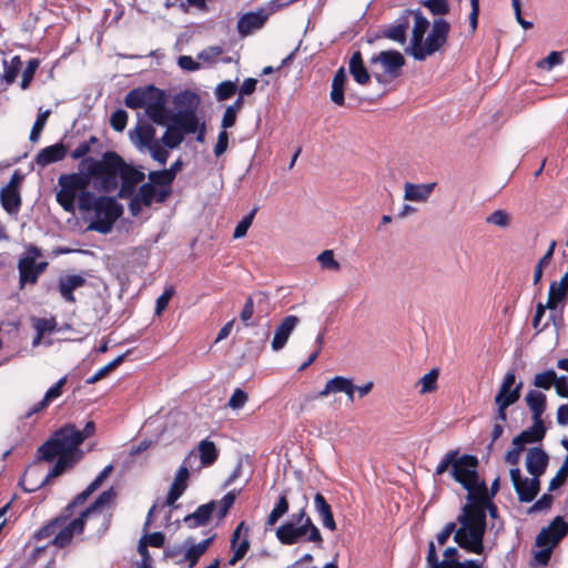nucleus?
Listing matches in <instances>:
<instances>
[{"label": "nucleus", "mask_w": 568, "mask_h": 568, "mask_svg": "<svg viewBox=\"0 0 568 568\" xmlns=\"http://www.w3.org/2000/svg\"><path fill=\"white\" fill-rule=\"evenodd\" d=\"M146 149L150 151V154L154 161L159 162L162 165L166 163L169 152L163 145L160 144L159 141H155Z\"/></svg>", "instance_id": "64"}, {"label": "nucleus", "mask_w": 568, "mask_h": 568, "mask_svg": "<svg viewBox=\"0 0 568 568\" xmlns=\"http://www.w3.org/2000/svg\"><path fill=\"white\" fill-rule=\"evenodd\" d=\"M68 153V148L63 143H55L45 146L39 151L36 156V163L42 168L62 161Z\"/></svg>", "instance_id": "28"}, {"label": "nucleus", "mask_w": 568, "mask_h": 568, "mask_svg": "<svg viewBox=\"0 0 568 568\" xmlns=\"http://www.w3.org/2000/svg\"><path fill=\"white\" fill-rule=\"evenodd\" d=\"M166 131L162 135V143L169 149L178 148L184 140V135L173 124H166Z\"/></svg>", "instance_id": "47"}, {"label": "nucleus", "mask_w": 568, "mask_h": 568, "mask_svg": "<svg viewBox=\"0 0 568 568\" xmlns=\"http://www.w3.org/2000/svg\"><path fill=\"white\" fill-rule=\"evenodd\" d=\"M429 29V21L420 12L414 13V26L412 30V38L409 48L406 50L412 57L419 48L422 41L425 39V33Z\"/></svg>", "instance_id": "29"}, {"label": "nucleus", "mask_w": 568, "mask_h": 568, "mask_svg": "<svg viewBox=\"0 0 568 568\" xmlns=\"http://www.w3.org/2000/svg\"><path fill=\"white\" fill-rule=\"evenodd\" d=\"M443 560H439L435 542H428L426 564L428 568H481V564L477 560L468 559L460 561V555L456 547H448L444 551Z\"/></svg>", "instance_id": "13"}, {"label": "nucleus", "mask_w": 568, "mask_h": 568, "mask_svg": "<svg viewBox=\"0 0 568 568\" xmlns=\"http://www.w3.org/2000/svg\"><path fill=\"white\" fill-rule=\"evenodd\" d=\"M277 540L285 546L295 545L300 541L313 542L318 548L323 547L324 539L320 529L315 526L312 518L305 523L294 525V521H286L275 531Z\"/></svg>", "instance_id": "8"}, {"label": "nucleus", "mask_w": 568, "mask_h": 568, "mask_svg": "<svg viewBox=\"0 0 568 568\" xmlns=\"http://www.w3.org/2000/svg\"><path fill=\"white\" fill-rule=\"evenodd\" d=\"M172 113L166 108V97L162 90L155 100L145 109L146 116L158 125H166L170 122Z\"/></svg>", "instance_id": "23"}, {"label": "nucleus", "mask_w": 568, "mask_h": 568, "mask_svg": "<svg viewBox=\"0 0 568 568\" xmlns=\"http://www.w3.org/2000/svg\"><path fill=\"white\" fill-rule=\"evenodd\" d=\"M459 527H456L454 541L464 550L470 554L481 555L484 552V536L486 532V514L468 501L458 515Z\"/></svg>", "instance_id": "2"}, {"label": "nucleus", "mask_w": 568, "mask_h": 568, "mask_svg": "<svg viewBox=\"0 0 568 568\" xmlns=\"http://www.w3.org/2000/svg\"><path fill=\"white\" fill-rule=\"evenodd\" d=\"M149 183L155 187H169L174 182L171 178V173L165 170L151 171L148 174Z\"/></svg>", "instance_id": "49"}, {"label": "nucleus", "mask_w": 568, "mask_h": 568, "mask_svg": "<svg viewBox=\"0 0 568 568\" xmlns=\"http://www.w3.org/2000/svg\"><path fill=\"white\" fill-rule=\"evenodd\" d=\"M298 322L300 320L295 315H287L282 320L281 324L275 329L274 338L272 341V348L274 351H280L285 346L291 333L294 331Z\"/></svg>", "instance_id": "27"}, {"label": "nucleus", "mask_w": 568, "mask_h": 568, "mask_svg": "<svg viewBox=\"0 0 568 568\" xmlns=\"http://www.w3.org/2000/svg\"><path fill=\"white\" fill-rule=\"evenodd\" d=\"M240 493L241 489H233L229 491L226 495H224L223 498L219 501V508L216 511V516L219 519H222L227 515Z\"/></svg>", "instance_id": "51"}, {"label": "nucleus", "mask_w": 568, "mask_h": 568, "mask_svg": "<svg viewBox=\"0 0 568 568\" xmlns=\"http://www.w3.org/2000/svg\"><path fill=\"white\" fill-rule=\"evenodd\" d=\"M39 60L38 59H31L28 61V64L26 69L22 72V80H21V89L26 90L30 87V83L33 80L34 73L39 67Z\"/></svg>", "instance_id": "59"}, {"label": "nucleus", "mask_w": 568, "mask_h": 568, "mask_svg": "<svg viewBox=\"0 0 568 568\" xmlns=\"http://www.w3.org/2000/svg\"><path fill=\"white\" fill-rule=\"evenodd\" d=\"M347 81V75L344 67H341L334 74L332 80V90L329 98L333 103L338 106H343L345 103V83Z\"/></svg>", "instance_id": "37"}, {"label": "nucleus", "mask_w": 568, "mask_h": 568, "mask_svg": "<svg viewBox=\"0 0 568 568\" xmlns=\"http://www.w3.org/2000/svg\"><path fill=\"white\" fill-rule=\"evenodd\" d=\"M349 73L355 82L361 85H366L371 81V74L364 64L361 51H355L348 62Z\"/></svg>", "instance_id": "35"}, {"label": "nucleus", "mask_w": 568, "mask_h": 568, "mask_svg": "<svg viewBox=\"0 0 568 568\" xmlns=\"http://www.w3.org/2000/svg\"><path fill=\"white\" fill-rule=\"evenodd\" d=\"M129 353H130V351L125 352L124 354L119 355L113 361H111L110 363H108L106 365H104L103 367L98 369L91 377H89L87 379V383L94 384V383L101 381L102 378H104L110 372L114 371L118 366H120L124 362V359Z\"/></svg>", "instance_id": "46"}, {"label": "nucleus", "mask_w": 568, "mask_h": 568, "mask_svg": "<svg viewBox=\"0 0 568 568\" xmlns=\"http://www.w3.org/2000/svg\"><path fill=\"white\" fill-rule=\"evenodd\" d=\"M213 541V537L206 538L199 544H191L184 551L182 558L176 560L178 565H186L189 568H193L200 558L206 552Z\"/></svg>", "instance_id": "30"}, {"label": "nucleus", "mask_w": 568, "mask_h": 568, "mask_svg": "<svg viewBox=\"0 0 568 568\" xmlns=\"http://www.w3.org/2000/svg\"><path fill=\"white\" fill-rule=\"evenodd\" d=\"M174 104L178 111L172 113L169 123L178 128L184 136L186 134L197 132L200 126L199 118L196 115V110L200 104L199 95L185 90L175 97Z\"/></svg>", "instance_id": "6"}, {"label": "nucleus", "mask_w": 568, "mask_h": 568, "mask_svg": "<svg viewBox=\"0 0 568 568\" xmlns=\"http://www.w3.org/2000/svg\"><path fill=\"white\" fill-rule=\"evenodd\" d=\"M539 485H540V481H539V478H537V477L532 476L531 479L525 478V480L523 481V485L517 487L515 490L518 495V499L521 503L532 501L539 493Z\"/></svg>", "instance_id": "41"}, {"label": "nucleus", "mask_w": 568, "mask_h": 568, "mask_svg": "<svg viewBox=\"0 0 568 568\" xmlns=\"http://www.w3.org/2000/svg\"><path fill=\"white\" fill-rule=\"evenodd\" d=\"M548 460V455L544 449L539 447L530 448L526 456L527 471L531 476L539 478L545 473Z\"/></svg>", "instance_id": "26"}, {"label": "nucleus", "mask_w": 568, "mask_h": 568, "mask_svg": "<svg viewBox=\"0 0 568 568\" xmlns=\"http://www.w3.org/2000/svg\"><path fill=\"white\" fill-rule=\"evenodd\" d=\"M546 427L542 419H532V425L514 437L513 444H519L525 447L526 444L538 443L544 439Z\"/></svg>", "instance_id": "32"}, {"label": "nucleus", "mask_w": 568, "mask_h": 568, "mask_svg": "<svg viewBox=\"0 0 568 568\" xmlns=\"http://www.w3.org/2000/svg\"><path fill=\"white\" fill-rule=\"evenodd\" d=\"M162 90L153 84L134 88L124 98V104L129 109L136 110L150 105Z\"/></svg>", "instance_id": "18"}, {"label": "nucleus", "mask_w": 568, "mask_h": 568, "mask_svg": "<svg viewBox=\"0 0 568 568\" xmlns=\"http://www.w3.org/2000/svg\"><path fill=\"white\" fill-rule=\"evenodd\" d=\"M557 382V373L554 369H548L538 373L534 378V386L541 389H549Z\"/></svg>", "instance_id": "53"}, {"label": "nucleus", "mask_w": 568, "mask_h": 568, "mask_svg": "<svg viewBox=\"0 0 568 568\" xmlns=\"http://www.w3.org/2000/svg\"><path fill=\"white\" fill-rule=\"evenodd\" d=\"M568 534V523L557 516L547 527H544L536 537V546H549L555 548Z\"/></svg>", "instance_id": "16"}, {"label": "nucleus", "mask_w": 568, "mask_h": 568, "mask_svg": "<svg viewBox=\"0 0 568 568\" xmlns=\"http://www.w3.org/2000/svg\"><path fill=\"white\" fill-rule=\"evenodd\" d=\"M199 453H200L201 464L203 466H211L219 458V450L216 449L215 444L209 439H203L200 442Z\"/></svg>", "instance_id": "43"}, {"label": "nucleus", "mask_w": 568, "mask_h": 568, "mask_svg": "<svg viewBox=\"0 0 568 568\" xmlns=\"http://www.w3.org/2000/svg\"><path fill=\"white\" fill-rule=\"evenodd\" d=\"M82 444L80 430L73 424H65L57 429L52 436L37 449V458L40 462L51 463L57 458V463L49 474L39 485L27 486L29 471L27 470L21 478V485L26 491H34L47 485L52 478L61 476L65 470L72 469L82 453L79 446Z\"/></svg>", "instance_id": "1"}, {"label": "nucleus", "mask_w": 568, "mask_h": 568, "mask_svg": "<svg viewBox=\"0 0 568 568\" xmlns=\"http://www.w3.org/2000/svg\"><path fill=\"white\" fill-rule=\"evenodd\" d=\"M50 114H51L50 110H45V111H42L41 109L39 110V113H38L37 119L32 125L30 136H29L31 142H37L39 140Z\"/></svg>", "instance_id": "50"}, {"label": "nucleus", "mask_w": 568, "mask_h": 568, "mask_svg": "<svg viewBox=\"0 0 568 568\" xmlns=\"http://www.w3.org/2000/svg\"><path fill=\"white\" fill-rule=\"evenodd\" d=\"M477 466L478 459L476 456L469 454L459 456L458 449H452L444 455L437 465L435 475L440 476L452 468L453 478L468 490V494H471L477 491L480 486Z\"/></svg>", "instance_id": "4"}, {"label": "nucleus", "mask_w": 568, "mask_h": 568, "mask_svg": "<svg viewBox=\"0 0 568 568\" xmlns=\"http://www.w3.org/2000/svg\"><path fill=\"white\" fill-rule=\"evenodd\" d=\"M450 24L444 18H436L433 21L430 31L422 41L413 58L417 61H425L428 57L440 51L448 41Z\"/></svg>", "instance_id": "11"}, {"label": "nucleus", "mask_w": 568, "mask_h": 568, "mask_svg": "<svg viewBox=\"0 0 568 568\" xmlns=\"http://www.w3.org/2000/svg\"><path fill=\"white\" fill-rule=\"evenodd\" d=\"M155 195L156 187L153 186V184H150L149 182L142 183L135 195L129 202V211L131 215L135 217L142 212L144 206L150 207L154 202Z\"/></svg>", "instance_id": "22"}, {"label": "nucleus", "mask_w": 568, "mask_h": 568, "mask_svg": "<svg viewBox=\"0 0 568 568\" xmlns=\"http://www.w3.org/2000/svg\"><path fill=\"white\" fill-rule=\"evenodd\" d=\"M405 63L404 55L397 50L381 51L369 59L373 74L378 82H383V75H389L392 79L398 78Z\"/></svg>", "instance_id": "12"}, {"label": "nucleus", "mask_w": 568, "mask_h": 568, "mask_svg": "<svg viewBox=\"0 0 568 568\" xmlns=\"http://www.w3.org/2000/svg\"><path fill=\"white\" fill-rule=\"evenodd\" d=\"M231 548L233 556L229 564L233 566L241 560L250 549L248 527L244 521H241L234 529L231 538Z\"/></svg>", "instance_id": "21"}, {"label": "nucleus", "mask_w": 568, "mask_h": 568, "mask_svg": "<svg viewBox=\"0 0 568 568\" xmlns=\"http://www.w3.org/2000/svg\"><path fill=\"white\" fill-rule=\"evenodd\" d=\"M290 508V503L287 499L286 493H282L274 505L272 511L270 513L266 525L274 526L287 511Z\"/></svg>", "instance_id": "45"}, {"label": "nucleus", "mask_w": 568, "mask_h": 568, "mask_svg": "<svg viewBox=\"0 0 568 568\" xmlns=\"http://www.w3.org/2000/svg\"><path fill=\"white\" fill-rule=\"evenodd\" d=\"M119 178L121 179V186L118 191V197L131 201L135 195L136 185L143 182L145 174L126 163Z\"/></svg>", "instance_id": "17"}, {"label": "nucleus", "mask_w": 568, "mask_h": 568, "mask_svg": "<svg viewBox=\"0 0 568 568\" xmlns=\"http://www.w3.org/2000/svg\"><path fill=\"white\" fill-rule=\"evenodd\" d=\"M356 386L351 378L344 376H335L328 379L325 387L318 393V397H326L329 394L344 393L348 400L354 402Z\"/></svg>", "instance_id": "24"}, {"label": "nucleus", "mask_w": 568, "mask_h": 568, "mask_svg": "<svg viewBox=\"0 0 568 568\" xmlns=\"http://www.w3.org/2000/svg\"><path fill=\"white\" fill-rule=\"evenodd\" d=\"M113 466L108 465L104 469L94 478V480L80 494H78L62 510L69 519L75 514V508L83 505L87 499L102 485L109 474L112 471Z\"/></svg>", "instance_id": "20"}, {"label": "nucleus", "mask_w": 568, "mask_h": 568, "mask_svg": "<svg viewBox=\"0 0 568 568\" xmlns=\"http://www.w3.org/2000/svg\"><path fill=\"white\" fill-rule=\"evenodd\" d=\"M217 503L212 500L207 504L199 506L194 513L184 517V523L189 528H195L204 526L212 517L213 511L216 508Z\"/></svg>", "instance_id": "33"}, {"label": "nucleus", "mask_w": 568, "mask_h": 568, "mask_svg": "<svg viewBox=\"0 0 568 568\" xmlns=\"http://www.w3.org/2000/svg\"><path fill=\"white\" fill-rule=\"evenodd\" d=\"M408 24V18L403 16L396 20V23L385 27L378 38H386L399 44H405Z\"/></svg>", "instance_id": "34"}, {"label": "nucleus", "mask_w": 568, "mask_h": 568, "mask_svg": "<svg viewBox=\"0 0 568 568\" xmlns=\"http://www.w3.org/2000/svg\"><path fill=\"white\" fill-rule=\"evenodd\" d=\"M20 287L26 283L36 284L39 275L36 271V261L33 257H26L19 262Z\"/></svg>", "instance_id": "42"}, {"label": "nucleus", "mask_w": 568, "mask_h": 568, "mask_svg": "<svg viewBox=\"0 0 568 568\" xmlns=\"http://www.w3.org/2000/svg\"><path fill=\"white\" fill-rule=\"evenodd\" d=\"M290 3L291 2L277 3L271 11H267L265 8H260L257 11H251L242 14L237 20V32L241 37L250 36L253 31L261 29L265 24L272 12Z\"/></svg>", "instance_id": "14"}, {"label": "nucleus", "mask_w": 568, "mask_h": 568, "mask_svg": "<svg viewBox=\"0 0 568 568\" xmlns=\"http://www.w3.org/2000/svg\"><path fill=\"white\" fill-rule=\"evenodd\" d=\"M256 212H257V209L254 207L246 216H244L242 219L241 222H239V224L236 225L234 233H233L234 239H241L246 235L247 230L250 229V226L253 223Z\"/></svg>", "instance_id": "58"}, {"label": "nucleus", "mask_w": 568, "mask_h": 568, "mask_svg": "<svg viewBox=\"0 0 568 568\" xmlns=\"http://www.w3.org/2000/svg\"><path fill=\"white\" fill-rule=\"evenodd\" d=\"M22 61L20 57H13L10 62H4L3 79L7 83H13L21 70Z\"/></svg>", "instance_id": "54"}, {"label": "nucleus", "mask_w": 568, "mask_h": 568, "mask_svg": "<svg viewBox=\"0 0 568 568\" xmlns=\"http://www.w3.org/2000/svg\"><path fill=\"white\" fill-rule=\"evenodd\" d=\"M568 294V271L564 273L559 283L552 282L549 286L548 298L546 303V307L550 311V318L554 322V325L557 327L558 323L554 312L557 310L558 305L565 300ZM559 325L564 326V320L560 315Z\"/></svg>", "instance_id": "19"}, {"label": "nucleus", "mask_w": 568, "mask_h": 568, "mask_svg": "<svg viewBox=\"0 0 568 568\" xmlns=\"http://www.w3.org/2000/svg\"><path fill=\"white\" fill-rule=\"evenodd\" d=\"M237 91V85L233 81L221 82L215 90V95L219 101H225L232 98Z\"/></svg>", "instance_id": "56"}, {"label": "nucleus", "mask_w": 568, "mask_h": 568, "mask_svg": "<svg viewBox=\"0 0 568 568\" xmlns=\"http://www.w3.org/2000/svg\"><path fill=\"white\" fill-rule=\"evenodd\" d=\"M562 63L561 52L551 51L546 58L539 60L536 65L541 70H551L554 67Z\"/></svg>", "instance_id": "61"}, {"label": "nucleus", "mask_w": 568, "mask_h": 568, "mask_svg": "<svg viewBox=\"0 0 568 568\" xmlns=\"http://www.w3.org/2000/svg\"><path fill=\"white\" fill-rule=\"evenodd\" d=\"M486 222L499 227H507L510 223V215L505 210H496L486 217Z\"/></svg>", "instance_id": "60"}, {"label": "nucleus", "mask_w": 568, "mask_h": 568, "mask_svg": "<svg viewBox=\"0 0 568 568\" xmlns=\"http://www.w3.org/2000/svg\"><path fill=\"white\" fill-rule=\"evenodd\" d=\"M115 497L113 488L102 491L98 498L88 507L79 511L77 519H81L82 528L87 525L95 526L94 537L100 539L109 529L111 515L104 514L102 508L111 503Z\"/></svg>", "instance_id": "9"}, {"label": "nucleus", "mask_w": 568, "mask_h": 568, "mask_svg": "<svg viewBox=\"0 0 568 568\" xmlns=\"http://www.w3.org/2000/svg\"><path fill=\"white\" fill-rule=\"evenodd\" d=\"M0 203L7 213L17 214L22 204L19 190L2 187L0 190Z\"/></svg>", "instance_id": "38"}, {"label": "nucleus", "mask_w": 568, "mask_h": 568, "mask_svg": "<svg viewBox=\"0 0 568 568\" xmlns=\"http://www.w3.org/2000/svg\"><path fill=\"white\" fill-rule=\"evenodd\" d=\"M314 508L322 519L323 526L332 531L336 529V523L331 505L321 493L314 496Z\"/></svg>", "instance_id": "36"}, {"label": "nucleus", "mask_w": 568, "mask_h": 568, "mask_svg": "<svg viewBox=\"0 0 568 568\" xmlns=\"http://www.w3.org/2000/svg\"><path fill=\"white\" fill-rule=\"evenodd\" d=\"M98 142V138L94 136V135H91L89 138L88 141H83L81 142L72 152H71V158L73 160H79L81 159V161L83 159H87V154L91 151V145L97 143Z\"/></svg>", "instance_id": "62"}, {"label": "nucleus", "mask_w": 568, "mask_h": 568, "mask_svg": "<svg viewBox=\"0 0 568 568\" xmlns=\"http://www.w3.org/2000/svg\"><path fill=\"white\" fill-rule=\"evenodd\" d=\"M87 284V278L80 274H67L59 278L58 291L61 297L71 304L77 302L73 292Z\"/></svg>", "instance_id": "25"}, {"label": "nucleus", "mask_w": 568, "mask_h": 568, "mask_svg": "<svg viewBox=\"0 0 568 568\" xmlns=\"http://www.w3.org/2000/svg\"><path fill=\"white\" fill-rule=\"evenodd\" d=\"M468 501L479 507L483 513L486 514V511H488L491 518L497 517V506L493 503L491 496H488V488L484 481L480 484L477 491L468 494Z\"/></svg>", "instance_id": "31"}, {"label": "nucleus", "mask_w": 568, "mask_h": 568, "mask_svg": "<svg viewBox=\"0 0 568 568\" xmlns=\"http://www.w3.org/2000/svg\"><path fill=\"white\" fill-rule=\"evenodd\" d=\"M525 402L532 413V419H542L546 410V396L540 390L530 389L526 396Z\"/></svg>", "instance_id": "39"}, {"label": "nucleus", "mask_w": 568, "mask_h": 568, "mask_svg": "<svg viewBox=\"0 0 568 568\" xmlns=\"http://www.w3.org/2000/svg\"><path fill=\"white\" fill-rule=\"evenodd\" d=\"M126 162L115 151H106L100 160L92 156L83 159L79 169L87 170L90 180L94 179L100 184V190L111 193L119 185V176Z\"/></svg>", "instance_id": "3"}, {"label": "nucleus", "mask_w": 568, "mask_h": 568, "mask_svg": "<svg viewBox=\"0 0 568 568\" xmlns=\"http://www.w3.org/2000/svg\"><path fill=\"white\" fill-rule=\"evenodd\" d=\"M438 375L439 371L437 368H433L425 374L418 382L422 385L419 393L428 394L435 392L437 389Z\"/></svg>", "instance_id": "52"}, {"label": "nucleus", "mask_w": 568, "mask_h": 568, "mask_svg": "<svg viewBox=\"0 0 568 568\" xmlns=\"http://www.w3.org/2000/svg\"><path fill=\"white\" fill-rule=\"evenodd\" d=\"M81 519H69L62 511L39 528L32 536L36 541L48 540L45 545L63 549L71 545L75 535L83 532Z\"/></svg>", "instance_id": "5"}, {"label": "nucleus", "mask_w": 568, "mask_h": 568, "mask_svg": "<svg viewBox=\"0 0 568 568\" xmlns=\"http://www.w3.org/2000/svg\"><path fill=\"white\" fill-rule=\"evenodd\" d=\"M435 183L428 184H413L407 182L405 184V200L423 202L426 201L433 192Z\"/></svg>", "instance_id": "40"}, {"label": "nucleus", "mask_w": 568, "mask_h": 568, "mask_svg": "<svg viewBox=\"0 0 568 568\" xmlns=\"http://www.w3.org/2000/svg\"><path fill=\"white\" fill-rule=\"evenodd\" d=\"M523 383L516 384V373L514 369L508 371L500 384V387L495 395V405L511 406L516 404L521 395Z\"/></svg>", "instance_id": "15"}, {"label": "nucleus", "mask_w": 568, "mask_h": 568, "mask_svg": "<svg viewBox=\"0 0 568 568\" xmlns=\"http://www.w3.org/2000/svg\"><path fill=\"white\" fill-rule=\"evenodd\" d=\"M135 143L140 148H149L155 140V129L149 123L138 124L135 128Z\"/></svg>", "instance_id": "44"}, {"label": "nucleus", "mask_w": 568, "mask_h": 568, "mask_svg": "<svg viewBox=\"0 0 568 568\" xmlns=\"http://www.w3.org/2000/svg\"><path fill=\"white\" fill-rule=\"evenodd\" d=\"M128 123V113L125 110L119 109L114 111L110 118V125L116 132H122Z\"/></svg>", "instance_id": "63"}, {"label": "nucleus", "mask_w": 568, "mask_h": 568, "mask_svg": "<svg viewBox=\"0 0 568 568\" xmlns=\"http://www.w3.org/2000/svg\"><path fill=\"white\" fill-rule=\"evenodd\" d=\"M95 219L90 222L88 230L108 234L112 231L115 221L122 215L123 207L112 196H98L94 209Z\"/></svg>", "instance_id": "10"}, {"label": "nucleus", "mask_w": 568, "mask_h": 568, "mask_svg": "<svg viewBox=\"0 0 568 568\" xmlns=\"http://www.w3.org/2000/svg\"><path fill=\"white\" fill-rule=\"evenodd\" d=\"M190 471L186 466H181L174 477V480L170 487V490L182 496L187 488V479Z\"/></svg>", "instance_id": "48"}, {"label": "nucleus", "mask_w": 568, "mask_h": 568, "mask_svg": "<svg viewBox=\"0 0 568 568\" xmlns=\"http://www.w3.org/2000/svg\"><path fill=\"white\" fill-rule=\"evenodd\" d=\"M91 180L87 170L77 173H64L58 179L60 186L55 194L57 203L68 213H74L75 199L78 195L89 187Z\"/></svg>", "instance_id": "7"}, {"label": "nucleus", "mask_w": 568, "mask_h": 568, "mask_svg": "<svg viewBox=\"0 0 568 568\" xmlns=\"http://www.w3.org/2000/svg\"><path fill=\"white\" fill-rule=\"evenodd\" d=\"M78 206L81 211H94L98 197L87 189L78 195Z\"/></svg>", "instance_id": "57"}, {"label": "nucleus", "mask_w": 568, "mask_h": 568, "mask_svg": "<svg viewBox=\"0 0 568 568\" xmlns=\"http://www.w3.org/2000/svg\"><path fill=\"white\" fill-rule=\"evenodd\" d=\"M55 320L54 318H38L34 323V328L37 331V337L33 341V344H38L40 339L43 337L45 333H51L55 328Z\"/></svg>", "instance_id": "55"}]
</instances>
